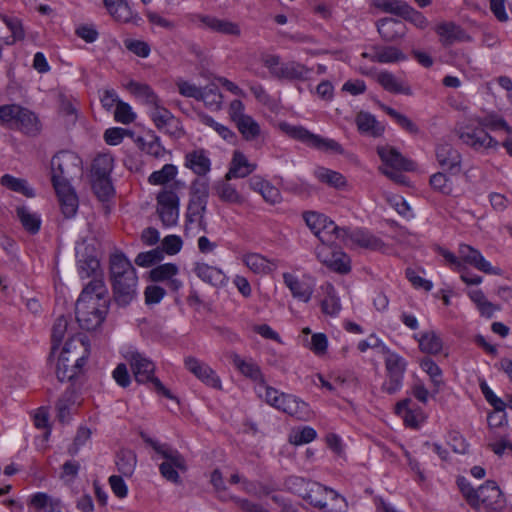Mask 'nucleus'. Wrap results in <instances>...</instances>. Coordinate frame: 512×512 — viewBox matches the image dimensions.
<instances>
[{
    "instance_id": "f257e3e1",
    "label": "nucleus",
    "mask_w": 512,
    "mask_h": 512,
    "mask_svg": "<svg viewBox=\"0 0 512 512\" xmlns=\"http://www.w3.org/2000/svg\"><path fill=\"white\" fill-rule=\"evenodd\" d=\"M106 287L102 278H93L82 290L75 307L76 319L81 328L96 329L106 313Z\"/></svg>"
},
{
    "instance_id": "f03ea898",
    "label": "nucleus",
    "mask_w": 512,
    "mask_h": 512,
    "mask_svg": "<svg viewBox=\"0 0 512 512\" xmlns=\"http://www.w3.org/2000/svg\"><path fill=\"white\" fill-rule=\"evenodd\" d=\"M109 280L119 306H127L137 297L138 277L131 261L120 251L109 257Z\"/></svg>"
},
{
    "instance_id": "7ed1b4c3",
    "label": "nucleus",
    "mask_w": 512,
    "mask_h": 512,
    "mask_svg": "<svg viewBox=\"0 0 512 512\" xmlns=\"http://www.w3.org/2000/svg\"><path fill=\"white\" fill-rule=\"evenodd\" d=\"M90 354L86 337L76 335L68 339L56 359L55 373L64 382L77 376Z\"/></svg>"
},
{
    "instance_id": "20e7f679",
    "label": "nucleus",
    "mask_w": 512,
    "mask_h": 512,
    "mask_svg": "<svg viewBox=\"0 0 512 512\" xmlns=\"http://www.w3.org/2000/svg\"><path fill=\"white\" fill-rule=\"evenodd\" d=\"M458 486L464 498L474 508L501 512L505 507V498L494 481H486L475 489L465 478H460Z\"/></svg>"
},
{
    "instance_id": "39448f33",
    "label": "nucleus",
    "mask_w": 512,
    "mask_h": 512,
    "mask_svg": "<svg viewBox=\"0 0 512 512\" xmlns=\"http://www.w3.org/2000/svg\"><path fill=\"white\" fill-rule=\"evenodd\" d=\"M256 392L267 404L290 416L303 421H307L311 418L309 405L294 395L280 392L265 383L257 384Z\"/></svg>"
},
{
    "instance_id": "423d86ee",
    "label": "nucleus",
    "mask_w": 512,
    "mask_h": 512,
    "mask_svg": "<svg viewBox=\"0 0 512 512\" xmlns=\"http://www.w3.org/2000/svg\"><path fill=\"white\" fill-rule=\"evenodd\" d=\"M440 255L445 259L450 268L456 271H464L466 265L473 266L479 271L489 275H502V269L493 266L484 258L482 253L467 244H460L458 248V256L446 249H439Z\"/></svg>"
},
{
    "instance_id": "0eeeda50",
    "label": "nucleus",
    "mask_w": 512,
    "mask_h": 512,
    "mask_svg": "<svg viewBox=\"0 0 512 512\" xmlns=\"http://www.w3.org/2000/svg\"><path fill=\"white\" fill-rule=\"evenodd\" d=\"M456 134L460 141L476 152L497 151L500 143L484 127L478 125L474 116L458 124Z\"/></svg>"
},
{
    "instance_id": "6e6552de",
    "label": "nucleus",
    "mask_w": 512,
    "mask_h": 512,
    "mask_svg": "<svg viewBox=\"0 0 512 512\" xmlns=\"http://www.w3.org/2000/svg\"><path fill=\"white\" fill-rule=\"evenodd\" d=\"M123 356L130 364L135 380L138 383L151 382L155 389L164 396L171 398L169 390H167L158 378L154 377L155 365L133 347H127L123 350Z\"/></svg>"
},
{
    "instance_id": "1a4fd4ad",
    "label": "nucleus",
    "mask_w": 512,
    "mask_h": 512,
    "mask_svg": "<svg viewBox=\"0 0 512 512\" xmlns=\"http://www.w3.org/2000/svg\"><path fill=\"white\" fill-rule=\"evenodd\" d=\"M376 151L382 163L379 171L396 183H405V176L400 172L413 170L414 163L388 144L378 145Z\"/></svg>"
},
{
    "instance_id": "9d476101",
    "label": "nucleus",
    "mask_w": 512,
    "mask_h": 512,
    "mask_svg": "<svg viewBox=\"0 0 512 512\" xmlns=\"http://www.w3.org/2000/svg\"><path fill=\"white\" fill-rule=\"evenodd\" d=\"M142 437L163 459L159 466L161 475L170 482L178 483L180 481L179 471L186 470V462L182 455L167 444H162L145 435Z\"/></svg>"
},
{
    "instance_id": "9b49d317",
    "label": "nucleus",
    "mask_w": 512,
    "mask_h": 512,
    "mask_svg": "<svg viewBox=\"0 0 512 512\" xmlns=\"http://www.w3.org/2000/svg\"><path fill=\"white\" fill-rule=\"evenodd\" d=\"M278 129L292 139L298 140L309 147L322 152L341 153V145L333 139L325 138L311 133L309 130L299 125H292L285 121L277 124Z\"/></svg>"
},
{
    "instance_id": "f8f14e48",
    "label": "nucleus",
    "mask_w": 512,
    "mask_h": 512,
    "mask_svg": "<svg viewBox=\"0 0 512 512\" xmlns=\"http://www.w3.org/2000/svg\"><path fill=\"white\" fill-rule=\"evenodd\" d=\"M185 187L182 181H175L169 187L163 188L156 197L157 212L167 227L176 225L179 219V195L178 192Z\"/></svg>"
},
{
    "instance_id": "ddd939ff",
    "label": "nucleus",
    "mask_w": 512,
    "mask_h": 512,
    "mask_svg": "<svg viewBox=\"0 0 512 512\" xmlns=\"http://www.w3.org/2000/svg\"><path fill=\"white\" fill-rule=\"evenodd\" d=\"M386 379L382 384V391L387 394H395L403 386L404 375L407 369V361L398 353L383 346Z\"/></svg>"
},
{
    "instance_id": "4468645a",
    "label": "nucleus",
    "mask_w": 512,
    "mask_h": 512,
    "mask_svg": "<svg viewBox=\"0 0 512 512\" xmlns=\"http://www.w3.org/2000/svg\"><path fill=\"white\" fill-rule=\"evenodd\" d=\"M53 186L70 184V180L82 173L81 159L71 151H61L51 160Z\"/></svg>"
},
{
    "instance_id": "2eb2a0df",
    "label": "nucleus",
    "mask_w": 512,
    "mask_h": 512,
    "mask_svg": "<svg viewBox=\"0 0 512 512\" xmlns=\"http://www.w3.org/2000/svg\"><path fill=\"white\" fill-rule=\"evenodd\" d=\"M337 240H340L346 247L351 249L384 251L386 248L381 238L371 233L368 229L361 227H342Z\"/></svg>"
},
{
    "instance_id": "dca6fc26",
    "label": "nucleus",
    "mask_w": 512,
    "mask_h": 512,
    "mask_svg": "<svg viewBox=\"0 0 512 512\" xmlns=\"http://www.w3.org/2000/svg\"><path fill=\"white\" fill-rule=\"evenodd\" d=\"M263 65L269 70L272 77L286 80H303L308 78L310 69L296 62H282L280 57L265 54L261 57Z\"/></svg>"
},
{
    "instance_id": "f3484780",
    "label": "nucleus",
    "mask_w": 512,
    "mask_h": 512,
    "mask_svg": "<svg viewBox=\"0 0 512 512\" xmlns=\"http://www.w3.org/2000/svg\"><path fill=\"white\" fill-rule=\"evenodd\" d=\"M303 216L306 225L321 243H335L338 239L342 227L337 226L324 214L310 211Z\"/></svg>"
},
{
    "instance_id": "a211bd4d",
    "label": "nucleus",
    "mask_w": 512,
    "mask_h": 512,
    "mask_svg": "<svg viewBox=\"0 0 512 512\" xmlns=\"http://www.w3.org/2000/svg\"><path fill=\"white\" fill-rule=\"evenodd\" d=\"M334 243H321L316 247V256L320 262L338 273H348L351 269L350 257Z\"/></svg>"
},
{
    "instance_id": "6ab92c4d",
    "label": "nucleus",
    "mask_w": 512,
    "mask_h": 512,
    "mask_svg": "<svg viewBox=\"0 0 512 512\" xmlns=\"http://www.w3.org/2000/svg\"><path fill=\"white\" fill-rule=\"evenodd\" d=\"M147 113L159 131L173 136L181 134L178 119L162 104V101L148 109Z\"/></svg>"
},
{
    "instance_id": "aec40b11",
    "label": "nucleus",
    "mask_w": 512,
    "mask_h": 512,
    "mask_svg": "<svg viewBox=\"0 0 512 512\" xmlns=\"http://www.w3.org/2000/svg\"><path fill=\"white\" fill-rule=\"evenodd\" d=\"M283 281L292 296L304 303L311 300L314 293L315 281L309 275L299 277L293 273H283Z\"/></svg>"
},
{
    "instance_id": "412c9836",
    "label": "nucleus",
    "mask_w": 512,
    "mask_h": 512,
    "mask_svg": "<svg viewBox=\"0 0 512 512\" xmlns=\"http://www.w3.org/2000/svg\"><path fill=\"white\" fill-rule=\"evenodd\" d=\"M184 366L190 373H192L206 386L217 390L222 389V382L220 377L207 363L196 357L187 356L184 359Z\"/></svg>"
},
{
    "instance_id": "4be33fe9",
    "label": "nucleus",
    "mask_w": 512,
    "mask_h": 512,
    "mask_svg": "<svg viewBox=\"0 0 512 512\" xmlns=\"http://www.w3.org/2000/svg\"><path fill=\"white\" fill-rule=\"evenodd\" d=\"M439 166L452 175L458 174L462 168V155L449 143H439L435 150Z\"/></svg>"
},
{
    "instance_id": "5701e85b",
    "label": "nucleus",
    "mask_w": 512,
    "mask_h": 512,
    "mask_svg": "<svg viewBox=\"0 0 512 512\" xmlns=\"http://www.w3.org/2000/svg\"><path fill=\"white\" fill-rule=\"evenodd\" d=\"M240 260L245 267L256 275H267L277 268V262L256 252L241 254Z\"/></svg>"
},
{
    "instance_id": "b1692460",
    "label": "nucleus",
    "mask_w": 512,
    "mask_h": 512,
    "mask_svg": "<svg viewBox=\"0 0 512 512\" xmlns=\"http://www.w3.org/2000/svg\"><path fill=\"white\" fill-rule=\"evenodd\" d=\"M179 268L173 263H165L154 267L149 272L150 279L153 282H166L172 290H178L182 287V282L176 277Z\"/></svg>"
},
{
    "instance_id": "393cba45",
    "label": "nucleus",
    "mask_w": 512,
    "mask_h": 512,
    "mask_svg": "<svg viewBox=\"0 0 512 512\" xmlns=\"http://www.w3.org/2000/svg\"><path fill=\"white\" fill-rule=\"evenodd\" d=\"M207 200L203 197H193L188 205L186 213V232L189 231V225H195L200 230H206L205 213Z\"/></svg>"
},
{
    "instance_id": "a878e982",
    "label": "nucleus",
    "mask_w": 512,
    "mask_h": 512,
    "mask_svg": "<svg viewBox=\"0 0 512 512\" xmlns=\"http://www.w3.org/2000/svg\"><path fill=\"white\" fill-rule=\"evenodd\" d=\"M435 31L444 45H450L454 42H470L472 40L471 37L454 22L440 23L436 26Z\"/></svg>"
},
{
    "instance_id": "bb28decb",
    "label": "nucleus",
    "mask_w": 512,
    "mask_h": 512,
    "mask_svg": "<svg viewBox=\"0 0 512 512\" xmlns=\"http://www.w3.org/2000/svg\"><path fill=\"white\" fill-rule=\"evenodd\" d=\"M62 213L65 217H73L78 209V198L70 184L54 185Z\"/></svg>"
},
{
    "instance_id": "cd10ccee",
    "label": "nucleus",
    "mask_w": 512,
    "mask_h": 512,
    "mask_svg": "<svg viewBox=\"0 0 512 512\" xmlns=\"http://www.w3.org/2000/svg\"><path fill=\"white\" fill-rule=\"evenodd\" d=\"M185 167L199 176L206 175L211 170V161L207 151L196 149L186 153Z\"/></svg>"
},
{
    "instance_id": "c85d7f7f",
    "label": "nucleus",
    "mask_w": 512,
    "mask_h": 512,
    "mask_svg": "<svg viewBox=\"0 0 512 512\" xmlns=\"http://www.w3.org/2000/svg\"><path fill=\"white\" fill-rule=\"evenodd\" d=\"M126 88L139 102L146 106L147 110L161 102L154 90L147 84L131 80Z\"/></svg>"
},
{
    "instance_id": "c756f323",
    "label": "nucleus",
    "mask_w": 512,
    "mask_h": 512,
    "mask_svg": "<svg viewBox=\"0 0 512 512\" xmlns=\"http://www.w3.org/2000/svg\"><path fill=\"white\" fill-rule=\"evenodd\" d=\"M256 169V164L251 163L241 151H234L229 171L225 178H244Z\"/></svg>"
},
{
    "instance_id": "7c9ffc66",
    "label": "nucleus",
    "mask_w": 512,
    "mask_h": 512,
    "mask_svg": "<svg viewBox=\"0 0 512 512\" xmlns=\"http://www.w3.org/2000/svg\"><path fill=\"white\" fill-rule=\"evenodd\" d=\"M249 187L253 191L261 194L263 199L268 203L275 204L281 200L279 189L260 176L250 178Z\"/></svg>"
},
{
    "instance_id": "2f4dec72",
    "label": "nucleus",
    "mask_w": 512,
    "mask_h": 512,
    "mask_svg": "<svg viewBox=\"0 0 512 512\" xmlns=\"http://www.w3.org/2000/svg\"><path fill=\"white\" fill-rule=\"evenodd\" d=\"M321 291L324 295L321 300L322 312L331 317L337 316L341 310V302L334 286L326 282L321 286Z\"/></svg>"
},
{
    "instance_id": "473e14b6",
    "label": "nucleus",
    "mask_w": 512,
    "mask_h": 512,
    "mask_svg": "<svg viewBox=\"0 0 512 512\" xmlns=\"http://www.w3.org/2000/svg\"><path fill=\"white\" fill-rule=\"evenodd\" d=\"M377 82L388 92L395 94L412 95L409 85L399 80L394 74L388 71H381L376 75Z\"/></svg>"
},
{
    "instance_id": "72a5a7b5",
    "label": "nucleus",
    "mask_w": 512,
    "mask_h": 512,
    "mask_svg": "<svg viewBox=\"0 0 512 512\" xmlns=\"http://www.w3.org/2000/svg\"><path fill=\"white\" fill-rule=\"evenodd\" d=\"M201 22L206 28L217 33L231 36H240L241 34L239 25L226 19H220L212 16H203L201 17Z\"/></svg>"
},
{
    "instance_id": "f704fd0d",
    "label": "nucleus",
    "mask_w": 512,
    "mask_h": 512,
    "mask_svg": "<svg viewBox=\"0 0 512 512\" xmlns=\"http://www.w3.org/2000/svg\"><path fill=\"white\" fill-rule=\"evenodd\" d=\"M356 125L361 133L372 137H379L384 133L385 127L372 114L360 112L356 116Z\"/></svg>"
},
{
    "instance_id": "c9c22d12",
    "label": "nucleus",
    "mask_w": 512,
    "mask_h": 512,
    "mask_svg": "<svg viewBox=\"0 0 512 512\" xmlns=\"http://www.w3.org/2000/svg\"><path fill=\"white\" fill-rule=\"evenodd\" d=\"M194 273L206 283L217 286L224 283L225 274L220 268L210 266L207 263L198 262L195 264Z\"/></svg>"
},
{
    "instance_id": "e433bc0d",
    "label": "nucleus",
    "mask_w": 512,
    "mask_h": 512,
    "mask_svg": "<svg viewBox=\"0 0 512 512\" xmlns=\"http://www.w3.org/2000/svg\"><path fill=\"white\" fill-rule=\"evenodd\" d=\"M231 361L232 364L245 377H248L254 381H258V384L264 383L263 376L259 366L251 359H244L238 354H232Z\"/></svg>"
},
{
    "instance_id": "4c0bfd02",
    "label": "nucleus",
    "mask_w": 512,
    "mask_h": 512,
    "mask_svg": "<svg viewBox=\"0 0 512 512\" xmlns=\"http://www.w3.org/2000/svg\"><path fill=\"white\" fill-rule=\"evenodd\" d=\"M109 15L117 22L127 23L133 18V12L125 0H103Z\"/></svg>"
},
{
    "instance_id": "58836bf2",
    "label": "nucleus",
    "mask_w": 512,
    "mask_h": 512,
    "mask_svg": "<svg viewBox=\"0 0 512 512\" xmlns=\"http://www.w3.org/2000/svg\"><path fill=\"white\" fill-rule=\"evenodd\" d=\"M478 125L491 131L504 130L508 135H512V127L507 121L494 111L487 112L484 117L474 115Z\"/></svg>"
},
{
    "instance_id": "ea45409f",
    "label": "nucleus",
    "mask_w": 512,
    "mask_h": 512,
    "mask_svg": "<svg viewBox=\"0 0 512 512\" xmlns=\"http://www.w3.org/2000/svg\"><path fill=\"white\" fill-rule=\"evenodd\" d=\"M178 169L173 164H165L160 170L152 172L148 177V183L155 186L169 187L175 182Z\"/></svg>"
},
{
    "instance_id": "a19ab883",
    "label": "nucleus",
    "mask_w": 512,
    "mask_h": 512,
    "mask_svg": "<svg viewBox=\"0 0 512 512\" xmlns=\"http://www.w3.org/2000/svg\"><path fill=\"white\" fill-rule=\"evenodd\" d=\"M386 10L392 13L408 16L411 22L421 29L426 28L428 25V20L426 19V17L422 13L414 10L407 4L390 3L387 5Z\"/></svg>"
},
{
    "instance_id": "79ce46f5",
    "label": "nucleus",
    "mask_w": 512,
    "mask_h": 512,
    "mask_svg": "<svg viewBox=\"0 0 512 512\" xmlns=\"http://www.w3.org/2000/svg\"><path fill=\"white\" fill-rule=\"evenodd\" d=\"M377 29L382 38L386 41H394L404 34L403 23L392 18L380 20L377 24Z\"/></svg>"
},
{
    "instance_id": "37998d69",
    "label": "nucleus",
    "mask_w": 512,
    "mask_h": 512,
    "mask_svg": "<svg viewBox=\"0 0 512 512\" xmlns=\"http://www.w3.org/2000/svg\"><path fill=\"white\" fill-rule=\"evenodd\" d=\"M419 344V349L427 354H438L441 352L443 343L441 338L434 331H427L414 335Z\"/></svg>"
},
{
    "instance_id": "c03bdc74",
    "label": "nucleus",
    "mask_w": 512,
    "mask_h": 512,
    "mask_svg": "<svg viewBox=\"0 0 512 512\" xmlns=\"http://www.w3.org/2000/svg\"><path fill=\"white\" fill-rule=\"evenodd\" d=\"M470 300L476 305L482 316L490 318L499 309V307L490 302L481 289H470L467 292Z\"/></svg>"
},
{
    "instance_id": "a18cd8bd",
    "label": "nucleus",
    "mask_w": 512,
    "mask_h": 512,
    "mask_svg": "<svg viewBox=\"0 0 512 512\" xmlns=\"http://www.w3.org/2000/svg\"><path fill=\"white\" fill-rule=\"evenodd\" d=\"M60 501L52 498L47 493L37 492L28 499V506L34 509V512H54Z\"/></svg>"
},
{
    "instance_id": "49530a36",
    "label": "nucleus",
    "mask_w": 512,
    "mask_h": 512,
    "mask_svg": "<svg viewBox=\"0 0 512 512\" xmlns=\"http://www.w3.org/2000/svg\"><path fill=\"white\" fill-rule=\"evenodd\" d=\"M26 134H33L38 131V120L34 113L19 106V113L15 118L14 126Z\"/></svg>"
},
{
    "instance_id": "de8ad7c7",
    "label": "nucleus",
    "mask_w": 512,
    "mask_h": 512,
    "mask_svg": "<svg viewBox=\"0 0 512 512\" xmlns=\"http://www.w3.org/2000/svg\"><path fill=\"white\" fill-rule=\"evenodd\" d=\"M217 196L226 203L241 205L245 199L241 193L232 184L227 181H222L216 185Z\"/></svg>"
},
{
    "instance_id": "09e8293b",
    "label": "nucleus",
    "mask_w": 512,
    "mask_h": 512,
    "mask_svg": "<svg viewBox=\"0 0 512 512\" xmlns=\"http://www.w3.org/2000/svg\"><path fill=\"white\" fill-rule=\"evenodd\" d=\"M331 488H328L318 482L312 481L303 499L308 501L315 508L325 507L324 500Z\"/></svg>"
},
{
    "instance_id": "8fccbe9b",
    "label": "nucleus",
    "mask_w": 512,
    "mask_h": 512,
    "mask_svg": "<svg viewBox=\"0 0 512 512\" xmlns=\"http://www.w3.org/2000/svg\"><path fill=\"white\" fill-rule=\"evenodd\" d=\"M236 126L247 141L256 140L261 135V127L250 115L242 117L236 122Z\"/></svg>"
},
{
    "instance_id": "3c124183",
    "label": "nucleus",
    "mask_w": 512,
    "mask_h": 512,
    "mask_svg": "<svg viewBox=\"0 0 512 512\" xmlns=\"http://www.w3.org/2000/svg\"><path fill=\"white\" fill-rule=\"evenodd\" d=\"M375 62L389 64L406 60V55L398 48L393 46H378L376 54L373 56Z\"/></svg>"
},
{
    "instance_id": "603ef678",
    "label": "nucleus",
    "mask_w": 512,
    "mask_h": 512,
    "mask_svg": "<svg viewBox=\"0 0 512 512\" xmlns=\"http://www.w3.org/2000/svg\"><path fill=\"white\" fill-rule=\"evenodd\" d=\"M198 119L203 125L212 128L225 141L232 143L235 140V133L227 126L215 121L211 116L205 113H198Z\"/></svg>"
},
{
    "instance_id": "864d4df0",
    "label": "nucleus",
    "mask_w": 512,
    "mask_h": 512,
    "mask_svg": "<svg viewBox=\"0 0 512 512\" xmlns=\"http://www.w3.org/2000/svg\"><path fill=\"white\" fill-rule=\"evenodd\" d=\"M17 216L28 232L35 234L39 231L41 219L37 213L32 212L27 207H18Z\"/></svg>"
},
{
    "instance_id": "5fc2aeb1",
    "label": "nucleus",
    "mask_w": 512,
    "mask_h": 512,
    "mask_svg": "<svg viewBox=\"0 0 512 512\" xmlns=\"http://www.w3.org/2000/svg\"><path fill=\"white\" fill-rule=\"evenodd\" d=\"M114 159L109 154L98 155L92 164V177H110Z\"/></svg>"
},
{
    "instance_id": "6e6d98bb",
    "label": "nucleus",
    "mask_w": 512,
    "mask_h": 512,
    "mask_svg": "<svg viewBox=\"0 0 512 512\" xmlns=\"http://www.w3.org/2000/svg\"><path fill=\"white\" fill-rule=\"evenodd\" d=\"M325 507H319L323 512H347L348 505L346 499L335 490L331 489L324 500Z\"/></svg>"
},
{
    "instance_id": "4d7b16f0",
    "label": "nucleus",
    "mask_w": 512,
    "mask_h": 512,
    "mask_svg": "<svg viewBox=\"0 0 512 512\" xmlns=\"http://www.w3.org/2000/svg\"><path fill=\"white\" fill-rule=\"evenodd\" d=\"M198 100L203 101L205 106L211 110H219L222 105V95L214 85L202 88Z\"/></svg>"
},
{
    "instance_id": "13d9d810",
    "label": "nucleus",
    "mask_w": 512,
    "mask_h": 512,
    "mask_svg": "<svg viewBox=\"0 0 512 512\" xmlns=\"http://www.w3.org/2000/svg\"><path fill=\"white\" fill-rule=\"evenodd\" d=\"M66 334H70L68 319L64 316H61L56 319L52 327L53 346L50 359H54L56 346L62 342Z\"/></svg>"
},
{
    "instance_id": "bf43d9fd",
    "label": "nucleus",
    "mask_w": 512,
    "mask_h": 512,
    "mask_svg": "<svg viewBox=\"0 0 512 512\" xmlns=\"http://www.w3.org/2000/svg\"><path fill=\"white\" fill-rule=\"evenodd\" d=\"M136 462V455L130 450H122L117 455L116 465L124 476L133 474Z\"/></svg>"
},
{
    "instance_id": "052dcab7",
    "label": "nucleus",
    "mask_w": 512,
    "mask_h": 512,
    "mask_svg": "<svg viewBox=\"0 0 512 512\" xmlns=\"http://www.w3.org/2000/svg\"><path fill=\"white\" fill-rule=\"evenodd\" d=\"M315 176L319 181L335 188H340L346 183L342 174L324 167L317 168L315 170Z\"/></svg>"
},
{
    "instance_id": "680f3d73",
    "label": "nucleus",
    "mask_w": 512,
    "mask_h": 512,
    "mask_svg": "<svg viewBox=\"0 0 512 512\" xmlns=\"http://www.w3.org/2000/svg\"><path fill=\"white\" fill-rule=\"evenodd\" d=\"M0 183L8 189L21 193L27 197H32L34 195L33 190L28 186L24 179L5 174L2 176Z\"/></svg>"
},
{
    "instance_id": "e2e57ef3",
    "label": "nucleus",
    "mask_w": 512,
    "mask_h": 512,
    "mask_svg": "<svg viewBox=\"0 0 512 512\" xmlns=\"http://www.w3.org/2000/svg\"><path fill=\"white\" fill-rule=\"evenodd\" d=\"M92 188L102 201L107 200L114 191L110 177H92Z\"/></svg>"
},
{
    "instance_id": "0e129e2a",
    "label": "nucleus",
    "mask_w": 512,
    "mask_h": 512,
    "mask_svg": "<svg viewBox=\"0 0 512 512\" xmlns=\"http://www.w3.org/2000/svg\"><path fill=\"white\" fill-rule=\"evenodd\" d=\"M317 436L314 428L304 426L300 429L293 430L289 435V442L293 445H303L312 442Z\"/></svg>"
},
{
    "instance_id": "69168bd1",
    "label": "nucleus",
    "mask_w": 512,
    "mask_h": 512,
    "mask_svg": "<svg viewBox=\"0 0 512 512\" xmlns=\"http://www.w3.org/2000/svg\"><path fill=\"white\" fill-rule=\"evenodd\" d=\"M305 346L316 356L322 357L327 353L328 338L324 333H314L310 340L305 343Z\"/></svg>"
},
{
    "instance_id": "338daca9",
    "label": "nucleus",
    "mask_w": 512,
    "mask_h": 512,
    "mask_svg": "<svg viewBox=\"0 0 512 512\" xmlns=\"http://www.w3.org/2000/svg\"><path fill=\"white\" fill-rule=\"evenodd\" d=\"M431 187L444 195H450L453 191L451 179L442 172H437L430 177Z\"/></svg>"
},
{
    "instance_id": "774afa93",
    "label": "nucleus",
    "mask_w": 512,
    "mask_h": 512,
    "mask_svg": "<svg viewBox=\"0 0 512 512\" xmlns=\"http://www.w3.org/2000/svg\"><path fill=\"white\" fill-rule=\"evenodd\" d=\"M114 119L118 123L128 125L135 121L136 113L130 104L121 100L115 108Z\"/></svg>"
}]
</instances>
